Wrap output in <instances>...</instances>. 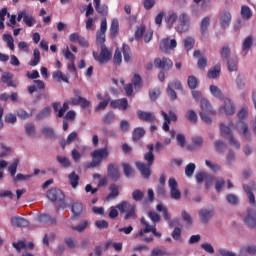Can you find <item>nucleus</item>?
<instances>
[{
  "mask_svg": "<svg viewBox=\"0 0 256 256\" xmlns=\"http://www.w3.org/2000/svg\"><path fill=\"white\" fill-rule=\"evenodd\" d=\"M221 73V65L217 64L212 69L208 71L207 77L209 79H217Z\"/></svg>",
  "mask_w": 256,
  "mask_h": 256,
  "instance_id": "34",
  "label": "nucleus"
},
{
  "mask_svg": "<svg viewBox=\"0 0 256 256\" xmlns=\"http://www.w3.org/2000/svg\"><path fill=\"white\" fill-rule=\"evenodd\" d=\"M122 61H123V56L121 55V50L116 49L114 53V58H113L114 65H121Z\"/></svg>",
  "mask_w": 256,
  "mask_h": 256,
  "instance_id": "59",
  "label": "nucleus"
},
{
  "mask_svg": "<svg viewBox=\"0 0 256 256\" xmlns=\"http://www.w3.org/2000/svg\"><path fill=\"white\" fill-rule=\"evenodd\" d=\"M241 17L245 19V21H249L251 17H253V10L249 6H242L241 7Z\"/></svg>",
  "mask_w": 256,
  "mask_h": 256,
  "instance_id": "33",
  "label": "nucleus"
},
{
  "mask_svg": "<svg viewBox=\"0 0 256 256\" xmlns=\"http://www.w3.org/2000/svg\"><path fill=\"white\" fill-rule=\"evenodd\" d=\"M162 117L165 120L162 129H164V131H169V125L171 121H177V115L173 111H169V114L162 111Z\"/></svg>",
  "mask_w": 256,
  "mask_h": 256,
  "instance_id": "17",
  "label": "nucleus"
},
{
  "mask_svg": "<svg viewBox=\"0 0 256 256\" xmlns=\"http://www.w3.org/2000/svg\"><path fill=\"white\" fill-rule=\"evenodd\" d=\"M117 33H119V21L114 19L111 23L110 35H112V37H115Z\"/></svg>",
  "mask_w": 256,
  "mask_h": 256,
  "instance_id": "52",
  "label": "nucleus"
},
{
  "mask_svg": "<svg viewBox=\"0 0 256 256\" xmlns=\"http://www.w3.org/2000/svg\"><path fill=\"white\" fill-rule=\"evenodd\" d=\"M244 191L247 194L250 205H253V207H255L256 205L255 194H253V192L251 191V186L244 185Z\"/></svg>",
  "mask_w": 256,
  "mask_h": 256,
  "instance_id": "35",
  "label": "nucleus"
},
{
  "mask_svg": "<svg viewBox=\"0 0 256 256\" xmlns=\"http://www.w3.org/2000/svg\"><path fill=\"white\" fill-rule=\"evenodd\" d=\"M231 12L227 9L223 10L219 17V23L222 29H228L231 25Z\"/></svg>",
  "mask_w": 256,
  "mask_h": 256,
  "instance_id": "15",
  "label": "nucleus"
},
{
  "mask_svg": "<svg viewBox=\"0 0 256 256\" xmlns=\"http://www.w3.org/2000/svg\"><path fill=\"white\" fill-rule=\"evenodd\" d=\"M33 57L34 58L30 60L29 65L31 67H37V64L41 62V52L39 49H34Z\"/></svg>",
  "mask_w": 256,
  "mask_h": 256,
  "instance_id": "37",
  "label": "nucleus"
},
{
  "mask_svg": "<svg viewBox=\"0 0 256 256\" xmlns=\"http://www.w3.org/2000/svg\"><path fill=\"white\" fill-rule=\"evenodd\" d=\"M236 86L240 91H243V89H245V77L238 75L236 78Z\"/></svg>",
  "mask_w": 256,
  "mask_h": 256,
  "instance_id": "60",
  "label": "nucleus"
},
{
  "mask_svg": "<svg viewBox=\"0 0 256 256\" xmlns=\"http://www.w3.org/2000/svg\"><path fill=\"white\" fill-rule=\"evenodd\" d=\"M218 253H219L220 256H237V254H235V252H231L227 248L218 249Z\"/></svg>",
  "mask_w": 256,
  "mask_h": 256,
  "instance_id": "64",
  "label": "nucleus"
},
{
  "mask_svg": "<svg viewBox=\"0 0 256 256\" xmlns=\"http://www.w3.org/2000/svg\"><path fill=\"white\" fill-rule=\"evenodd\" d=\"M215 189L217 193H221L223 189H225V179L223 178H216L215 179Z\"/></svg>",
  "mask_w": 256,
  "mask_h": 256,
  "instance_id": "49",
  "label": "nucleus"
},
{
  "mask_svg": "<svg viewBox=\"0 0 256 256\" xmlns=\"http://www.w3.org/2000/svg\"><path fill=\"white\" fill-rule=\"evenodd\" d=\"M91 227V222L89 220H82L76 226L70 225L71 231H76V233H84Z\"/></svg>",
  "mask_w": 256,
  "mask_h": 256,
  "instance_id": "18",
  "label": "nucleus"
},
{
  "mask_svg": "<svg viewBox=\"0 0 256 256\" xmlns=\"http://www.w3.org/2000/svg\"><path fill=\"white\" fill-rule=\"evenodd\" d=\"M105 33H107V18L101 20L100 29L96 35V41L100 45H105Z\"/></svg>",
  "mask_w": 256,
  "mask_h": 256,
  "instance_id": "13",
  "label": "nucleus"
},
{
  "mask_svg": "<svg viewBox=\"0 0 256 256\" xmlns=\"http://www.w3.org/2000/svg\"><path fill=\"white\" fill-rule=\"evenodd\" d=\"M123 57H124L125 63H129L132 59L131 48H129V45L127 44L123 45Z\"/></svg>",
  "mask_w": 256,
  "mask_h": 256,
  "instance_id": "44",
  "label": "nucleus"
},
{
  "mask_svg": "<svg viewBox=\"0 0 256 256\" xmlns=\"http://www.w3.org/2000/svg\"><path fill=\"white\" fill-rule=\"evenodd\" d=\"M168 187L170 188V197L176 201H179V199H181V191H179V184L175 178H169Z\"/></svg>",
  "mask_w": 256,
  "mask_h": 256,
  "instance_id": "9",
  "label": "nucleus"
},
{
  "mask_svg": "<svg viewBox=\"0 0 256 256\" xmlns=\"http://www.w3.org/2000/svg\"><path fill=\"white\" fill-rule=\"evenodd\" d=\"M183 43H184V48L187 51H191L193 47H195V39L193 37H188L184 39Z\"/></svg>",
  "mask_w": 256,
  "mask_h": 256,
  "instance_id": "48",
  "label": "nucleus"
},
{
  "mask_svg": "<svg viewBox=\"0 0 256 256\" xmlns=\"http://www.w3.org/2000/svg\"><path fill=\"white\" fill-rule=\"evenodd\" d=\"M72 204V213L74 217H79L83 213V204L81 202H73L71 200H65L60 204L62 209L69 207Z\"/></svg>",
  "mask_w": 256,
  "mask_h": 256,
  "instance_id": "6",
  "label": "nucleus"
},
{
  "mask_svg": "<svg viewBox=\"0 0 256 256\" xmlns=\"http://www.w3.org/2000/svg\"><path fill=\"white\" fill-rule=\"evenodd\" d=\"M191 27V17L183 12L178 16V25L175 27L177 33H187Z\"/></svg>",
  "mask_w": 256,
  "mask_h": 256,
  "instance_id": "4",
  "label": "nucleus"
},
{
  "mask_svg": "<svg viewBox=\"0 0 256 256\" xmlns=\"http://www.w3.org/2000/svg\"><path fill=\"white\" fill-rule=\"evenodd\" d=\"M226 199L230 205H239V197L235 194H228Z\"/></svg>",
  "mask_w": 256,
  "mask_h": 256,
  "instance_id": "63",
  "label": "nucleus"
},
{
  "mask_svg": "<svg viewBox=\"0 0 256 256\" xmlns=\"http://www.w3.org/2000/svg\"><path fill=\"white\" fill-rule=\"evenodd\" d=\"M177 47V40L169 38H164L160 41V49L163 53H169V51H173Z\"/></svg>",
  "mask_w": 256,
  "mask_h": 256,
  "instance_id": "12",
  "label": "nucleus"
},
{
  "mask_svg": "<svg viewBox=\"0 0 256 256\" xmlns=\"http://www.w3.org/2000/svg\"><path fill=\"white\" fill-rule=\"evenodd\" d=\"M122 167L124 169V173L126 177H133L135 175V170H133L131 165L123 164Z\"/></svg>",
  "mask_w": 256,
  "mask_h": 256,
  "instance_id": "58",
  "label": "nucleus"
},
{
  "mask_svg": "<svg viewBox=\"0 0 256 256\" xmlns=\"http://www.w3.org/2000/svg\"><path fill=\"white\" fill-rule=\"evenodd\" d=\"M169 255V253H167V250L165 248H154L151 251V255L150 256H167Z\"/></svg>",
  "mask_w": 256,
  "mask_h": 256,
  "instance_id": "53",
  "label": "nucleus"
},
{
  "mask_svg": "<svg viewBox=\"0 0 256 256\" xmlns=\"http://www.w3.org/2000/svg\"><path fill=\"white\" fill-rule=\"evenodd\" d=\"M46 195L47 198L52 202L60 201L63 203V200L65 199V194H63V191H61V189L59 188H53L48 190Z\"/></svg>",
  "mask_w": 256,
  "mask_h": 256,
  "instance_id": "10",
  "label": "nucleus"
},
{
  "mask_svg": "<svg viewBox=\"0 0 256 256\" xmlns=\"http://www.w3.org/2000/svg\"><path fill=\"white\" fill-rule=\"evenodd\" d=\"M19 166V158H14L10 166L8 167V171L11 174V177H15L17 173V167Z\"/></svg>",
  "mask_w": 256,
  "mask_h": 256,
  "instance_id": "42",
  "label": "nucleus"
},
{
  "mask_svg": "<svg viewBox=\"0 0 256 256\" xmlns=\"http://www.w3.org/2000/svg\"><path fill=\"white\" fill-rule=\"evenodd\" d=\"M201 105V110L203 111V113H210L211 115H215L217 112L213 109V107H211V103L209 102V100H207V98L202 99V101L200 102Z\"/></svg>",
  "mask_w": 256,
  "mask_h": 256,
  "instance_id": "25",
  "label": "nucleus"
},
{
  "mask_svg": "<svg viewBox=\"0 0 256 256\" xmlns=\"http://www.w3.org/2000/svg\"><path fill=\"white\" fill-rule=\"evenodd\" d=\"M244 223L249 229H255L256 227V212L252 209H248L247 215L244 218Z\"/></svg>",
  "mask_w": 256,
  "mask_h": 256,
  "instance_id": "16",
  "label": "nucleus"
},
{
  "mask_svg": "<svg viewBox=\"0 0 256 256\" xmlns=\"http://www.w3.org/2000/svg\"><path fill=\"white\" fill-rule=\"evenodd\" d=\"M213 211V207H205L200 209L198 212L200 223H204L205 225H207V223H209V221L213 219Z\"/></svg>",
  "mask_w": 256,
  "mask_h": 256,
  "instance_id": "8",
  "label": "nucleus"
},
{
  "mask_svg": "<svg viewBox=\"0 0 256 256\" xmlns=\"http://www.w3.org/2000/svg\"><path fill=\"white\" fill-rule=\"evenodd\" d=\"M253 47V36L246 37L242 42V55L243 57H247V54Z\"/></svg>",
  "mask_w": 256,
  "mask_h": 256,
  "instance_id": "23",
  "label": "nucleus"
},
{
  "mask_svg": "<svg viewBox=\"0 0 256 256\" xmlns=\"http://www.w3.org/2000/svg\"><path fill=\"white\" fill-rule=\"evenodd\" d=\"M24 130L27 137L35 138L37 135V129L35 128V124L33 123H26L24 125Z\"/></svg>",
  "mask_w": 256,
  "mask_h": 256,
  "instance_id": "29",
  "label": "nucleus"
},
{
  "mask_svg": "<svg viewBox=\"0 0 256 256\" xmlns=\"http://www.w3.org/2000/svg\"><path fill=\"white\" fill-rule=\"evenodd\" d=\"M56 161H58L59 165L65 169H69V167H71V160L65 156L58 155L56 157Z\"/></svg>",
  "mask_w": 256,
  "mask_h": 256,
  "instance_id": "38",
  "label": "nucleus"
},
{
  "mask_svg": "<svg viewBox=\"0 0 256 256\" xmlns=\"http://www.w3.org/2000/svg\"><path fill=\"white\" fill-rule=\"evenodd\" d=\"M10 223L12 227H29V220L21 216L12 217Z\"/></svg>",
  "mask_w": 256,
  "mask_h": 256,
  "instance_id": "20",
  "label": "nucleus"
},
{
  "mask_svg": "<svg viewBox=\"0 0 256 256\" xmlns=\"http://www.w3.org/2000/svg\"><path fill=\"white\" fill-rule=\"evenodd\" d=\"M137 115L139 119L142 121H146L148 123H152V121H155V116L151 112H145L143 110H138Z\"/></svg>",
  "mask_w": 256,
  "mask_h": 256,
  "instance_id": "27",
  "label": "nucleus"
},
{
  "mask_svg": "<svg viewBox=\"0 0 256 256\" xmlns=\"http://www.w3.org/2000/svg\"><path fill=\"white\" fill-rule=\"evenodd\" d=\"M68 181L72 189H77V187H79V175H77L76 171H73L68 175Z\"/></svg>",
  "mask_w": 256,
  "mask_h": 256,
  "instance_id": "30",
  "label": "nucleus"
},
{
  "mask_svg": "<svg viewBox=\"0 0 256 256\" xmlns=\"http://www.w3.org/2000/svg\"><path fill=\"white\" fill-rule=\"evenodd\" d=\"M218 112L220 115H235V102H233L229 97H224L222 99V104L218 108Z\"/></svg>",
  "mask_w": 256,
  "mask_h": 256,
  "instance_id": "3",
  "label": "nucleus"
},
{
  "mask_svg": "<svg viewBox=\"0 0 256 256\" xmlns=\"http://www.w3.org/2000/svg\"><path fill=\"white\" fill-rule=\"evenodd\" d=\"M159 95H161V88H155L149 92L151 101H157Z\"/></svg>",
  "mask_w": 256,
  "mask_h": 256,
  "instance_id": "62",
  "label": "nucleus"
},
{
  "mask_svg": "<svg viewBox=\"0 0 256 256\" xmlns=\"http://www.w3.org/2000/svg\"><path fill=\"white\" fill-rule=\"evenodd\" d=\"M196 168L197 166L195 165V163H189L185 168L186 177H193Z\"/></svg>",
  "mask_w": 256,
  "mask_h": 256,
  "instance_id": "54",
  "label": "nucleus"
},
{
  "mask_svg": "<svg viewBox=\"0 0 256 256\" xmlns=\"http://www.w3.org/2000/svg\"><path fill=\"white\" fill-rule=\"evenodd\" d=\"M177 19H179V16L177 15V13H175V12L169 13V15L166 19L168 29H171V27H173V25H175V22L177 21Z\"/></svg>",
  "mask_w": 256,
  "mask_h": 256,
  "instance_id": "40",
  "label": "nucleus"
},
{
  "mask_svg": "<svg viewBox=\"0 0 256 256\" xmlns=\"http://www.w3.org/2000/svg\"><path fill=\"white\" fill-rule=\"evenodd\" d=\"M144 159L147 164L143 162H136V167L140 171L144 179H149V177H151V166L155 161V155L153 154V152H147L144 154Z\"/></svg>",
  "mask_w": 256,
  "mask_h": 256,
  "instance_id": "1",
  "label": "nucleus"
},
{
  "mask_svg": "<svg viewBox=\"0 0 256 256\" xmlns=\"http://www.w3.org/2000/svg\"><path fill=\"white\" fill-rule=\"evenodd\" d=\"M203 147V137L194 136L192 138V143L189 145L188 149L190 151H197V149H201Z\"/></svg>",
  "mask_w": 256,
  "mask_h": 256,
  "instance_id": "24",
  "label": "nucleus"
},
{
  "mask_svg": "<svg viewBox=\"0 0 256 256\" xmlns=\"http://www.w3.org/2000/svg\"><path fill=\"white\" fill-rule=\"evenodd\" d=\"M154 65L158 69H163V71H169L173 69V61L169 58H156L154 60Z\"/></svg>",
  "mask_w": 256,
  "mask_h": 256,
  "instance_id": "11",
  "label": "nucleus"
},
{
  "mask_svg": "<svg viewBox=\"0 0 256 256\" xmlns=\"http://www.w3.org/2000/svg\"><path fill=\"white\" fill-rule=\"evenodd\" d=\"M145 136V130L143 128H136L133 131L132 134V139L133 141H139V139H141V137Z\"/></svg>",
  "mask_w": 256,
  "mask_h": 256,
  "instance_id": "45",
  "label": "nucleus"
},
{
  "mask_svg": "<svg viewBox=\"0 0 256 256\" xmlns=\"http://www.w3.org/2000/svg\"><path fill=\"white\" fill-rule=\"evenodd\" d=\"M42 135L45 137H55V131L49 126H45L41 129Z\"/></svg>",
  "mask_w": 256,
  "mask_h": 256,
  "instance_id": "55",
  "label": "nucleus"
},
{
  "mask_svg": "<svg viewBox=\"0 0 256 256\" xmlns=\"http://www.w3.org/2000/svg\"><path fill=\"white\" fill-rule=\"evenodd\" d=\"M23 22L27 27H33V25H35V18L26 12Z\"/></svg>",
  "mask_w": 256,
  "mask_h": 256,
  "instance_id": "61",
  "label": "nucleus"
},
{
  "mask_svg": "<svg viewBox=\"0 0 256 256\" xmlns=\"http://www.w3.org/2000/svg\"><path fill=\"white\" fill-rule=\"evenodd\" d=\"M49 115H51V107H45L36 115V121L46 119V117H49Z\"/></svg>",
  "mask_w": 256,
  "mask_h": 256,
  "instance_id": "39",
  "label": "nucleus"
},
{
  "mask_svg": "<svg viewBox=\"0 0 256 256\" xmlns=\"http://www.w3.org/2000/svg\"><path fill=\"white\" fill-rule=\"evenodd\" d=\"M236 129L239 135H241L246 141H251L253 138L251 130H249V125H247V123L244 121H238L236 123Z\"/></svg>",
  "mask_w": 256,
  "mask_h": 256,
  "instance_id": "7",
  "label": "nucleus"
},
{
  "mask_svg": "<svg viewBox=\"0 0 256 256\" xmlns=\"http://www.w3.org/2000/svg\"><path fill=\"white\" fill-rule=\"evenodd\" d=\"M108 177L113 179V181H117L120 177L121 174L119 173V168L115 167L113 164L108 165Z\"/></svg>",
  "mask_w": 256,
  "mask_h": 256,
  "instance_id": "26",
  "label": "nucleus"
},
{
  "mask_svg": "<svg viewBox=\"0 0 256 256\" xmlns=\"http://www.w3.org/2000/svg\"><path fill=\"white\" fill-rule=\"evenodd\" d=\"M110 98L109 96H105L103 101H100L99 104L96 106V111H101L109 105Z\"/></svg>",
  "mask_w": 256,
  "mask_h": 256,
  "instance_id": "56",
  "label": "nucleus"
},
{
  "mask_svg": "<svg viewBox=\"0 0 256 256\" xmlns=\"http://www.w3.org/2000/svg\"><path fill=\"white\" fill-rule=\"evenodd\" d=\"M186 118L188 119V121H190V123H193V124L197 123V119H198L197 112L194 110H188L186 112Z\"/></svg>",
  "mask_w": 256,
  "mask_h": 256,
  "instance_id": "50",
  "label": "nucleus"
},
{
  "mask_svg": "<svg viewBox=\"0 0 256 256\" xmlns=\"http://www.w3.org/2000/svg\"><path fill=\"white\" fill-rule=\"evenodd\" d=\"M188 86L190 89H197V85H199V81L195 76H189L187 80Z\"/></svg>",
  "mask_w": 256,
  "mask_h": 256,
  "instance_id": "57",
  "label": "nucleus"
},
{
  "mask_svg": "<svg viewBox=\"0 0 256 256\" xmlns=\"http://www.w3.org/2000/svg\"><path fill=\"white\" fill-rule=\"evenodd\" d=\"M93 57L95 61H98L100 65H105V63H109L111 61V57H113V54L111 53V50L107 48L105 45H101V51L100 54L97 52H93Z\"/></svg>",
  "mask_w": 256,
  "mask_h": 256,
  "instance_id": "5",
  "label": "nucleus"
},
{
  "mask_svg": "<svg viewBox=\"0 0 256 256\" xmlns=\"http://www.w3.org/2000/svg\"><path fill=\"white\" fill-rule=\"evenodd\" d=\"M53 79H57V81H64V83H69V77L63 74L62 71H55L52 74Z\"/></svg>",
  "mask_w": 256,
  "mask_h": 256,
  "instance_id": "43",
  "label": "nucleus"
},
{
  "mask_svg": "<svg viewBox=\"0 0 256 256\" xmlns=\"http://www.w3.org/2000/svg\"><path fill=\"white\" fill-rule=\"evenodd\" d=\"M220 131H221L222 137H225V139H227V137H231V135H233V123L232 122L222 123L220 125Z\"/></svg>",
  "mask_w": 256,
  "mask_h": 256,
  "instance_id": "22",
  "label": "nucleus"
},
{
  "mask_svg": "<svg viewBox=\"0 0 256 256\" xmlns=\"http://www.w3.org/2000/svg\"><path fill=\"white\" fill-rule=\"evenodd\" d=\"M140 222L143 226H145L141 229V235H143V233H153L154 237H161V233L157 232V228L155 227V225L149 224V222H147L145 218H141Z\"/></svg>",
  "mask_w": 256,
  "mask_h": 256,
  "instance_id": "14",
  "label": "nucleus"
},
{
  "mask_svg": "<svg viewBox=\"0 0 256 256\" xmlns=\"http://www.w3.org/2000/svg\"><path fill=\"white\" fill-rule=\"evenodd\" d=\"M144 197H145V192L144 191H141L139 189H135L132 192V199L134 201H136V203H139V202L143 201Z\"/></svg>",
  "mask_w": 256,
  "mask_h": 256,
  "instance_id": "41",
  "label": "nucleus"
},
{
  "mask_svg": "<svg viewBox=\"0 0 256 256\" xmlns=\"http://www.w3.org/2000/svg\"><path fill=\"white\" fill-rule=\"evenodd\" d=\"M131 84L134 86L135 89H141V87H143V81L141 80V76L139 74H134Z\"/></svg>",
  "mask_w": 256,
  "mask_h": 256,
  "instance_id": "46",
  "label": "nucleus"
},
{
  "mask_svg": "<svg viewBox=\"0 0 256 256\" xmlns=\"http://www.w3.org/2000/svg\"><path fill=\"white\" fill-rule=\"evenodd\" d=\"M92 161L90 163L85 164L86 169H94V167H99L101 165L103 159L109 157V150L107 146L101 149H96L91 152Z\"/></svg>",
  "mask_w": 256,
  "mask_h": 256,
  "instance_id": "2",
  "label": "nucleus"
},
{
  "mask_svg": "<svg viewBox=\"0 0 256 256\" xmlns=\"http://www.w3.org/2000/svg\"><path fill=\"white\" fill-rule=\"evenodd\" d=\"M37 221H39V223H43L44 225H57V218L49 214H40Z\"/></svg>",
  "mask_w": 256,
  "mask_h": 256,
  "instance_id": "21",
  "label": "nucleus"
},
{
  "mask_svg": "<svg viewBox=\"0 0 256 256\" xmlns=\"http://www.w3.org/2000/svg\"><path fill=\"white\" fill-rule=\"evenodd\" d=\"M110 106L113 109H122V111H127V107H129V102L127 101V98L112 100L110 102Z\"/></svg>",
  "mask_w": 256,
  "mask_h": 256,
  "instance_id": "19",
  "label": "nucleus"
},
{
  "mask_svg": "<svg viewBox=\"0 0 256 256\" xmlns=\"http://www.w3.org/2000/svg\"><path fill=\"white\" fill-rule=\"evenodd\" d=\"M210 25H211V18L209 16L204 17L200 24V31L202 35H207V33L209 32Z\"/></svg>",
  "mask_w": 256,
  "mask_h": 256,
  "instance_id": "28",
  "label": "nucleus"
},
{
  "mask_svg": "<svg viewBox=\"0 0 256 256\" xmlns=\"http://www.w3.org/2000/svg\"><path fill=\"white\" fill-rule=\"evenodd\" d=\"M64 243L68 249H77L79 247V242L73 236H68L64 238Z\"/></svg>",
  "mask_w": 256,
  "mask_h": 256,
  "instance_id": "31",
  "label": "nucleus"
},
{
  "mask_svg": "<svg viewBox=\"0 0 256 256\" xmlns=\"http://www.w3.org/2000/svg\"><path fill=\"white\" fill-rule=\"evenodd\" d=\"M214 147L218 153H223L227 149V145L222 140H216L214 142Z\"/></svg>",
  "mask_w": 256,
  "mask_h": 256,
  "instance_id": "51",
  "label": "nucleus"
},
{
  "mask_svg": "<svg viewBox=\"0 0 256 256\" xmlns=\"http://www.w3.org/2000/svg\"><path fill=\"white\" fill-rule=\"evenodd\" d=\"M209 91L212 97H215L216 99H225V97H223V91L218 86L211 85Z\"/></svg>",
  "mask_w": 256,
  "mask_h": 256,
  "instance_id": "32",
  "label": "nucleus"
},
{
  "mask_svg": "<svg viewBox=\"0 0 256 256\" xmlns=\"http://www.w3.org/2000/svg\"><path fill=\"white\" fill-rule=\"evenodd\" d=\"M131 207H133V205H131V202L122 201L116 206V209H118L120 213H127V211L131 209Z\"/></svg>",
  "mask_w": 256,
  "mask_h": 256,
  "instance_id": "36",
  "label": "nucleus"
},
{
  "mask_svg": "<svg viewBox=\"0 0 256 256\" xmlns=\"http://www.w3.org/2000/svg\"><path fill=\"white\" fill-rule=\"evenodd\" d=\"M119 196V186L116 184L110 185V194L108 195L107 199H115V197Z\"/></svg>",
  "mask_w": 256,
  "mask_h": 256,
  "instance_id": "47",
  "label": "nucleus"
}]
</instances>
